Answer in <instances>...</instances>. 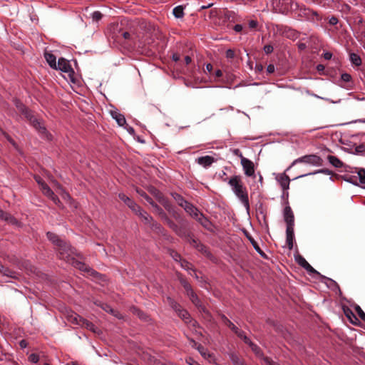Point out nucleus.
<instances>
[{
    "label": "nucleus",
    "instance_id": "1",
    "mask_svg": "<svg viewBox=\"0 0 365 365\" xmlns=\"http://www.w3.org/2000/svg\"><path fill=\"white\" fill-rule=\"evenodd\" d=\"M46 235L48 240L54 245L59 259L71 264L75 268L82 272L83 275L86 277L96 278L98 276V272L73 257L74 255H80L76 252V250L72 247L68 242L62 240L52 232H48Z\"/></svg>",
    "mask_w": 365,
    "mask_h": 365
},
{
    "label": "nucleus",
    "instance_id": "2",
    "mask_svg": "<svg viewBox=\"0 0 365 365\" xmlns=\"http://www.w3.org/2000/svg\"><path fill=\"white\" fill-rule=\"evenodd\" d=\"M272 7L274 11L279 14L287 15L289 13L297 12L300 16L309 18L313 16L316 17L317 20L319 19L316 11L300 6L294 0H272Z\"/></svg>",
    "mask_w": 365,
    "mask_h": 365
},
{
    "label": "nucleus",
    "instance_id": "3",
    "mask_svg": "<svg viewBox=\"0 0 365 365\" xmlns=\"http://www.w3.org/2000/svg\"><path fill=\"white\" fill-rule=\"evenodd\" d=\"M228 184L231 187L235 195L240 200L244 207L248 210L250 209L248 194L246 190V187L242 182L240 177L237 175L232 177L229 180Z\"/></svg>",
    "mask_w": 365,
    "mask_h": 365
},
{
    "label": "nucleus",
    "instance_id": "4",
    "mask_svg": "<svg viewBox=\"0 0 365 365\" xmlns=\"http://www.w3.org/2000/svg\"><path fill=\"white\" fill-rule=\"evenodd\" d=\"M177 235L180 236H184L185 239L195 248H196L200 252H201L206 257L211 260H213V256L210 252L208 247L195 238L193 235L188 232V230H175Z\"/></svg>",
    "mask_w": 365,
    "mask_h": 365
},
{
    "label": "nucleus",
    "instance_id": "5",
    "mask_svg": "<svg viewBox=\"0 0 365 365\" xmlns=\"http://www.w3.org/2000/svg\"><path fill=\"white\" fill-rule=\"evenodd\" d=\"M343 180L355 185H361L365 187V170L354 169L346 170L342 175Z\"/></svg>",
    "mask_w": 365,
    "mask_h": 365
},
{
    "label": "nucleus",
    "instance_id": "6",
    "mask_svg": "<svg viewBox=\"0 0 365 365\" xmlns=\"http://www.w3.org/2000/svg\"><path fill=\"white\" fill-rule=\"evenodd\" d=\"M16 107L17 108L24 113L27 118H30V120L33 125V126L38 130L39 133L43 135L44 138H46L47 140H51V135L48 133L46 128L43 126V125L41 123V121L36 118H33L32 116H31L29 110L26 108V106L22 104L21 103L17 102L16 103Z\"/></svg>",
    "mask_w": 365,
    "mask_h": 365
},
{
    "label": "nucleus",
    "instance_id": "7",
    "mask_svg": "<svg viewBox=\"0 0 365 365\" xmlns=\"http://www.w3.org/2000/svg\"><path fill=\"white\" fill-rule=\"evenodd\" d=\"M35 180L36 182L40 185L42 192L46 197L51 199L55 205L60 207L61 205L60 200L57 195H55L53 190L48 187V185L44 182L43 179L40 176H35Z\"/></svg>",
    "mask_w": 365,
    "mask_h": 365
},
{
    "label": "nucleus",
    "instance_id": "8",
    "mask_svg": "<svg viewBox=\"0 0 365 365\" xmlns=\"http://www.w3.org/2000/svg\"><path fill=\"white\" fill-rule=\"evenodd\" d=\"M183 208L187 213L198 221L202 226L205 227L207 226L208 220L192 204L188 202Z\"/></svg>",
    "mask_w": 365,
    "mask_h": 365
},
{
    "label": "nucleus",
    "instance_id": "9",
    "mask_svg": "<svg viewBox=\"0 0 365 365\" xmlns=\"http://www.w3.org/2000/svg\"><path fill=\"white\" fill-rule=\"evenodd\" d=\"M297 163H306L314 166H322L323 165V160L317 155H304L294 160L288 169Z\"/></svg>",
    "mask_w": 365,
    "mask_h": 365
},
{
    "label": "nucleus",
    "instance_id": "10",
    "mask_svg": "<svg viewBox=\"0 0 365 365\" xmlns=\"http://www.w3.org/2000/svg\"><path fill=\"white\" fill-rule=\"evenodd\" d=\"M250 347L257 357L263 360L265 365H280L272 361L271 358L264 356L262 349L257 344L254 343L251 344V346Z\"/></svg>",
    "mask_w": 365,
    "mask_h": 365
},
{
    "label": "nucleus",
    "instance_id": "11",
    "mask_svg": "<svg viewBox=\"0 0 365 365\" xmlns=\"http://www.w3.org/2000/svg\"><path fill=\"white\" fill-rule=\"evenodd\" d=\"M241 158V164L243 168L245 175L251 177L255 174V166L252 161L242 156V153H240Z\"/></svg>",
    "mask_w": 365,
    "mask_h": 365
},
{
    "label": "nucleus",
    "instance_id": "12",
    "mask_svg": "<svg viewBox=\"0 0 365 365\" xmlns=\"http://www.w3.org/2000/svg\"><path fill=\"white\" fill-rule=\"evenodd\" d=\"M53 184L55 185L56 192L58 195H60L64 200L68 202L71 206L76 207V205L75 202H73V200H72L70 195L64 190V189L61 187V185L56 181H53Z\"/></svg>",
    "mask_w": 365,
    "mask_h": 365
},
{
    "label": "nucleus",
    "instance_id": "13",
    "mask_svg": "<svg viewBox=\"0 0 365 365\" xmlns=\"http://www.w3.org/2000/svg\"><path fill=\"white\" fill-rule=\"evenodd\" d=\"M284 220L287 224V228H292L294 225V213L289 206H286L284 210Z\"/></svg>",
    "mask_w": 365,
    "mask_h": 365
},
{
    "label": "nucleus",
    "instance_id": "14",
    "mask_svg": "<svg viewBox=\"0 0 365 365\" xmlns=\"http://www.w3.org/2000/svg\"><path fill=\"white\" fill-rule=\"evenodd\" d=\"M0 219L6 222L9 225L21 227V224L16 218L5 212L0 208Z\"/></svg>",
    "mask_w": 365,
    "mask_h": 365
},
{
    "label": "nucleus",
    "instance_id": "15",
    "mask_svg": "<svg viewBox=\"0 0 365 365\" xmlns=\"http://www.w3.org/2000/svg\"><path fill=\"white\" fill-rule=\"evenodd\" d=\"M118 197L133 212L140 210V207L124 193H119Z\"/></svg>",
    "mask_w": 365,
    "mask_h": 365
},
{
    "label": "nucleus",
    "instance_id": "16",
    "mask_svg": "<svg viewBox=\"0 0 365 365\" xmlns=\"http://www.w3.org/2000/svg\"><path fill=\"white\" fill-rule=\"evenodd\" d=\"M241 230L243 232L244 235L247 237V238L250 240V242L252 245L253 247L259 254V255L264 259H267V255L260 249L258 243L255 240V239L249 233L247 230Z\"/></svg>",
    "mask_w": 365,
    "mask_h": 365
},
{
    "label": "nucleus",
    "instance_id": "17",
    "mask_svg": "<svg viewBox=\"0 0 365 365\" xmlns=\"http://www.w3.org/2000/svg\"><path fill=\"white\" fill-rule=\"evenodd\" d=\"M55 69L60 70L64 73L73 72L71 67L69 61L63 58H61L58 59Z\"/></svg>",
    "mask_w": 365,
    "mask_h": 365
},
{
    "label": "nucleus",
    "instance_id": "18",
    "mask_svg": "<svg viewBox=\"0 0 365 365\" xmlns=\"http://www.w3.org/2000/svg\"><path fill=\"white\" fill-rule=\"evenodd\" d=\"M276 180L280 185L282 190L289 189L290 179L289 176L287 175L285 173H281L277 175L276 177Z\"/></svg>",
    "mask_w": 365,
    "mask_h": 365
},
{
    "label": "nucleus",
    "instance_id": "19",
    "mask_svg": "<svg viewBox=\"0 0 365 365\" xmlns=\"http://www.w3.org/2000/svg\"><path fill=\"white\" fill-rule=\"evenodd\" d=\"M215 161H216V160L213 157L210 156V155L199 157L196 159V162L199 165H202V167H204L205 168L211 166V165Z\"/></svg>",
    "mask_w": 365,
    "mask_h": 365
},
{
    "label": "nucleus",
    "instance_id": "20",
    "mask_svg": "<svg viewBox=\"0 0 365 365\" xmlns=\"http://www.w3.org/2000/svg\"><path fill=\"white\" fill-rule=\"evenodd\" d=\"M0 274L4 277L13 279H17L19 276L18 273L2 264H0Z\"/></svg>",
    "mask_w": 365,
    "mask_h": 365
},
{
    "label": "nucleus",
    "instance_id": "21",
    "mask_svg": "<svg viewBox=\"0 0 365 365\" xmlns=\"http://www.w3.org/2000/svg\"><path fill=\"white\" fill-rule=\"evenodd\" d=\"M286 245L289 250L293 248V242L294 239V230H286Z\"/></svg>",
    "mask_w": 365,
    "mask_h": 365
},
{
    "label": "nucleus",
    "instance_id": "22",
    "mask_svg": "<svg viewBox=\"0 0 365 365\" xmlns=\"http://www.w3.org/2000/svg\"><path fill=\"white\" fill-rule=\"evenodd\" d=\"M130 312L135 316L138 317L139 319L143 320V321H148V316L144 313L143 311L139 309L136 307H130Z\"/></svg>",
    "mask_w": 365,
    "mask_h": 365
},
{
    "label": "nucleus",
    "instance_id": "23",
    "mask_svg": "<svg viewBox=\"0 0 365 365\" xmlns=\"http://www.w3.org/2000/svg\"><path fill=\"white\" fill-rule=\"evenodd\" d=\"M138 215L145 224H149L152 220V217L145 211L140 207V210L135 212Z\"/></svg>",
    "mask_w": 365,
    "mask_h": 365
},
{
    "label": "nucleus",
    "instance_id": "24",
    "mask_svg": "<svg viewBox=\"0 0 365 365\" xmlns=\"http://www.w3.org/2000/svg\"><path fill=\"white\" fill-rule=\"evenodd\" d=\"M111 115L120 126L123 125L126 123L124 115L118 113L117 111H112Z\"/></svg>",
    "mask_w": 365,
    "mask_h": 365
},
{
    "label": "nucleus",
    "instance_id": "25",
    "mask_svg": "<svg viewBox=\"0 0 365 365\" xmlns=\"http://www.w3.org/2000/svg\"><path fill=\"white\" fill-rule=\"evenodd\" d=\"M44 56H45V58H46L47 63L49 64V66L52 68H56V66L57 63L56 56L53 53H45Z\"/></svg>",
    "mask_w": 365,
    "mask_h": 365
},
{
    "label": "nucleus",
    "instance_id": "26",
    "mask_svg": "<svg viewBox=\"0 0 365 365\" xmlns=\"http://www.w3.org/2000/svg\"><path fill=\"white\" fill-rule=\"evenodd\" d=\"M327 160L335 168H339L343 166V163L336 156L328 155Z\"/></svg>",
    "mask_w": 365,
    "mask_h": 365
},
{
    "label": "nucleus",
    "instance_id": "27",
    "mask_svg": "<svg viewBox=\"0 0 365 365\" xmlns=\"http://www.w3.org/2000/svg\"><path fill=\"white\" fill-rule=\"evenodd\" d=\"M187 295L188 296V297L190 298V299L192 301V302L197 307H201V302L200 300L199 299L198 297L197 296V294L194 292L193 290H192L191 292H188L187 294Z\"/></svg>",
    "mask_w": 365,
    "mask_h": 365
},
{
    "label": "nucleus",
    "instance_id": "28",
    "mask_svg": "<svg viewBox=\"0 0 365 365\" xmlns=\"http://www.w3.org/2000/svg\"><path fill=\"white\" fill-rule=\"evenodd\" d=\"M222 322L234 331L237 327L224 314L220 315Z\"/></svg>",
    "mask_w": 365,
    "mask_h": 365
},
{
    "label": "nucleus",
    "instance_id": "29",
    "mask_svg": "<svg viewBox=\"0 0 365 365\" xmlns=\"http://www.w3.org/2000/svg\"><path fill=\"white\" fill-rule=\"evenodd\" d=\"M83 318L78 316L76 313L71 314L68 316V319L71 323L80 325Z\"/></svg>",
    "mask_w": 365,
    "mask_h": 365
},
{
    "label": "nucleus",
    "instance_id": "30",
    "mask_svg": "<svg viewBox=\"0 0 365 365\" xmlns=\"http://www.w3.org/2000/svg\"><path fill=\"white\" fill-rule=\"evenodd\" d=\"M173 14L177 19H181L184 16V8L182 6H175L173 10Z\"/></svg>",
    "mask_w": 365,
    "mask_h": 365
},
{
    "label": "nucleus",
    "instance_id": "31",
    "mask_svg": "<svg viewBox=\"0 0 365 365\" xmlns=\"http://www.w3.org/2000/svg\"><path fill=\"white\" fill-rule=\"evenodd\" d=\"M349 58L352 64L359 66L361 64V59L360 56L355 53H351L349 55Z\"/></svg>",
    "mask_w": 365,
    "mask_h": 365
},
{
    "label": "nucleus",
    "instance_id": "32",
    "mask_svg": "<svg viewBox=\"0 0 365 365\" xmlns=\"http://www.w3.org/2000/svg\"><path fill=\"white\" fill-rule=\"evenodd\" d=\"M173 197L176 201V202L182 207H184L185 205L188 202L187 200H185L182 196L178 193L173 194Z\"/></svg>",
    "mask_w": 365,
    "mask_h": 365
},
{
    "label": "nucleus",
    "instance_id": "33",
    "mask_svg": "<svg viewBox=\"0 0 365 365\" xmlns=\"http://www.w3.org/2000/svg\"><path fill=\"white\" fill-rule=\"evenodd\" d=\"M179 280H180V282L181 285L184 287V289H185V290L186 292V294H187L188 292H191L192 290V289L191 287V285L187 281L186 279H185L182 276H180V277H179Z\"/></svg>",
    "mask_w": 365,
    "mask_h": 365
},
{
    "label": "nucleus",
    "instance_id": "34",
    "mask_svg": "<svg viewBox=\"0 0 365 365\" xmlns=\"http://www.w3.org/2000/svg\"><path fill=\"white\" fill-rule=\"evenodd\" d=\"M295 260L299 265H300L304 269L309 264L307 261L300 255H297L295 256Z\"/></svg>",
    "mask_w": 365,
    "mask_h": 365
},
{
    "label": "nucleus",
    "instance_id": "35",
    "mask_svg": "<svg viewBox=\"0 0 365 365\" xmlns=\"http://www.w3.org/2000/svg\"><path fill=\"white\" fill-rule=\"evenodd\" d=\"M102 308L107 312H110L114 316L120 318V314L113 308H111L108 304H104L102 305Z\"/></svg>",
    "mask_w": 365,
    "mask_h": 365
},
{
    "label": "nucleus",
    "instance_id": "36",
    "mask_svg": "<svg viewBox=\"0 0 365 365\" xmlns=\"http://www.w3.org/2000/svg\"><path fill=\"white\" fill-rule=\"evenodd\" d=\"M168 301L169 303V305L176 312H178L180 309H181V306L177 303L175 301H174L173 299L168 297Z\"/></svg>",
    "mask_w": 365,
    "mask_h": 365
},
{
    "label": "nucleus",
    "instance_id": "37",
    "mask_svg": "<svg viewBox=\"0 0 365 365\" xmlns=\"http://www.w3.org/2000/svg\"><path fill=\"white\" fill-rule=\"evenodd\" d=\"M177 313L178 316L184 320H187L190 319V314L182 308L180 309Z\"/></svg>",
    "mask_w": 365,
    "mask_h": 365
},
{
    "label": "nucleus",
    "instance_id": "38",
    "mask_svg": "<svg viewBox=\"0 0 365 365\" xmlns=\"http://www.w3.org/2000/svg\"><path fill=\"white\" fill-rule=\"evenodd\" d=\"M231 360L234 365H245L244 361L236 354L231 355Z\"/></svg>",
    "mask_w": 365,
    "mask_h": 365
},
{
    "label": "nucleus",
    "instance_id": "39",
    "mask_svg": "<svg viewBox=\"0 0 365 365\" xmlns=\"http://www.w3.org/2000/svg\"><path fill=\"white\" fill-rule=\"evenodd\" d=\"M169 254L170 257L176 262H180L181 261V256L180 254H178L176 251L170 250H169Z\"/></svg>",
    "mask_w": 365,
    "mask_h": 365
},
{
    "label": "nucleus",
    "instance_id": "40",
    "mask_svg": "<svg viewBox=\"0 0 365 365\" xmlns=\"http://www.w3.org/2000/svg\"><path fill=\"white\" fill-rule=\"evenodd\" d=\"M80 325L94 331V325L86 319H83Z\"/></svg>",
    "mask_w": 365,
    "mask_h": 365
},
{
    "label": "nucleus",
    "instance_id": "41",
    "mask_svg": "<svg viewBox=\"0 0 365 365\" xmlns=\"http://www.w3.org/2000/svg\"><path fill=\"white\" fill-rule=\"evenodd\" d=\"M354 309L361 320L365 322V313L359 305H356Z\"/></svg>",
    "mask_w": 365,
    "mask_h": 365
},
{
    "label": "nucleus",
    "instance_id": "42",
    "mask_svg": "<svg viewBox=\"0 0 365 365\" xmlns=\"http://www.w3.org/2000/svg\"><path fill=\"white\" fill-rule=\"evenodd\" d=\"M154 210L156 213H158L162 218L165 217V213L163 210L158 205H153Z\"/></svg>",
    "mask_w": 365,
    "mask_h": 365
},
{
    "label": "nucleus",
    "instance_id": "43",
    "mask_svg": "<svg viewBox=\"0 0 365 365\" xmlns=\"http://www.w3.org/2000/svg\"><path fill=\"white\" fill-rule=\"evenodd\" d=\"M91 16L94 21H98L101 19L103 15L100 11H96L92 13Z\"/></svg>",
    "mask_w": 365,
    "mask_h": 365
},
{
    "label": "nucleus",
    "instance_id": "44",
    "mask_svg": "<svg viewBox=\"0 0 365 365\" xmlns=\"http://www.w3.org/2000/svg\"><path fill=\"white\" fill-rule=\"evenodd\" d=\"M38 360H39V356L36 354H31L29 356V361H31V363L36 364L38 361Z\"/></svg>",
    "mask_w": 365,
    "mask_h": 365
},
{
    "label": "nucleus",
    "instance_id": "45",
    "mask_svg": "<svg viewBox=\"0 0 365 365\" xmlns=\"http://www.w3.org/2000/svg\"><path fill=\"white\" fill-rule=\"evenodd\" d=\"M317 173H324V174H326V175H331V171H330L328 169H321V170H316L312 173H309V175H315V174H317Z\"/></svg>",
    "mask_w": 365,
    "mask_h": 365
},
{
    "label": "nucleus",
    "instance_id": "46",
    "mask_svg": "<svg viewBox=\"0 0 365 365\" xmlns=\"http://www.w3.org/2000/svg\"><path fill=\"white\" fill-rule=\"evenodd\" d=\"M345 312V314L346 316L350 319L351 322L352 323L354 324V322L351 320V317H354L355 319V320H358V319L355 317L354 314L351 312V310H350L349 309H348L346 311L344 312Z\"/></svg>",
    "mask_w": 365,
    "mask_h": 365
},
{
    "label": "nucleus",
    "instance_id": "47",
    "mask_svg": "<svg viewBox=\"0 0 365 365\" xmlns=\"http://www.w3.org/2000/svg\"><path fill=\"white\" fill-rule=\"evenodd\" d=\"M341 79L344 82H349L351 80V76L350 74L344 73L341 75Z\"/></svg>",
    "mask_w": 365,
    "mask_h": 365
},
{
    "label": "nucleus",
    "instance_id": "48",
    "mask_svg": "<svg viewBox=\"0 0 365 365\" xmlns=\"http://www.w3.org/2000/svg\"><path fill=\"white\" fill-rule=\"evenodd\" d=\"M180 265L182 268L185 269H191V264L185 259H181L180 261Z\"/></svg>",
    "mask_w": 365,
    "mask_h": 365
},
{
    "label": "nucleus",
    "instance_id": "49",
    "mask_svg": "<svg viewBox=\"0 0 365 365\" xmlns=\"http://www.w3.org/2000/svg\"><path fill=\"white\" fill-rule=\"evenodd\" d=\"M233 332H235V334L241 339H242L246 336L245 333L243 331L238 329L237 327Z\"/></svg>",
    "mask_w": 365,
    "mask_h": 365
},
{
    "label": "nucleus",
    "instance_id": "50",
    "mask_svg": "<svg viewBox=\"0 0 365 365\" xmlns=\"http://www.w3.org/2000/svg\"><path fill=\"white\" fill-rule=\"evenodd\" d=\"M135 45L137 46L139 48H143L145 46V44H150V41H148V42H144L141 40H138V42H134Z\"/></svg>",
    "mask_w": 365,
    "mask_h": 365
},
{
    "label": "nucleus",
    "instance_id": "51",
    "mask_svg": "<svg viewBox=\"0 0 365 365\" xmlns=\"http://www.w3.org/2000/svg\"><path fill=\"white\" fill-rule=\"evenodd\" d=\"M305 270H307L309 274H319L318 272L314 269L309 264H308L305 268Z\"/></svg>",
    "mask_w": 365,
    "mask_h": 365
},
{
    "label": "nucleus",
    "instance_id": "52",
    "mask_svg": "<svg viewBox=\"0 0 365 365\" xmlns=\"http://www.w3.org/2000/svg\"><path fill=\"white\" fill-rule=\"evenodd\" d=\"M263 50L265 52V53L269 54L273 51L274 48H273V46L271 45H265L264 46Z\"/></svg>",
    "mask_w": 365,
    "mask_h": 365
},
{
    "label": "nucleus",
    "instance_id": "53",
    "mask_svg": "<svg viewBox=\"0 0 365 365\" xmlns=\"http://www.w3.org/2000/svg\"><path fill=\"white\" fill-rule=\"evenodd\" d=\"M225 56L227 58H233L235 57V52L232 49H227Z\"/></svg>",
    "mask_w": 365,
    "mask_h": 365
},
{
    "label": "nucleus",
    "instance_id": "54",
    "mask_svg": "<svg viewBox=\"0 0 365 365\" xmlns=\"http://www.w3.org/2000/svg\"><path fill=\"white\" fill-rule=\"evenodd\" d=\"M342 11H344L346 14H349L351 11V7L347 4H344L342 6Z\"/></svg>",
    "mask_w": 365,
    "mask_h": 365
},
{
    "label": "nucleus",
    "instance_id": "55",
    "mask_svg": "<svg viewBox=\"0 0 365 365\" xmlns=\"http://www.w3.org/2000/svg\"><path fill=\"white\" fill-rule=\"evenodd\" d=\"M197 349L199 351V352L201 354V355H202L205 357L206 356V350L203 346L199 344L198 346L197 347Z\"/></svg>",
    "mask_w": 365,
    "mask_h": 365
},
{
    "label": "nucleus",
    "instance_id": "56",
    "mask_svg": "<svg viewBox=\"0 0 365 365\" xmlns=\"http://www.w3.org/2000/svg\"><path fill=\"white\" fill-rule=\"evenodd\" d=\"M122 36L124 38L125 40H130V39H133L132 38V35L128 32V31H125L122 34Z\"/></svg>",
    "mask_w": 365,
    "mask_h": 365
},
{
    "label": "nucleus",
    "instance_id": "57",
    "mask_svg": "<svg viewBox=\"0 0 365 365\" xmlns=\"http://www.w3.org/2000/svg\"><path fill=\"white\" fill-rule=\"evenodd\" d=\"M274 70H275V68H274V66L273 64H269L267 66V73H272L274 72Z\"/></svg>",
    "mask_w": 365,
    "mask_h": 365
},
{
    "label": "nucleus",
    "instance_id": "58",
    "mask_svg": "<svg viewBox=\"0 0 365 365\" xmlns=\"http://www.w3.org/2000/svg\"><path fill=\"white\" fill-rule=\"evenodd\" d=\"M323 56L326 60H330L332 57V53L331 52L327 51L323 53Z\"/></svg>",
    "mask_w": 365,
    "mask_h": 365
},
{
    "label": "nucleus",
    "instance_id": "59",
    "mask_svg": "<svg viewBox=\"0 0 365 365\" xmlns=\"http://www.w3.org/2000/svg\"><path fill=\"white\" fill-rule=\"evenodd\" d=\"M257 26V21L255 20H251L249 21V26L251 29H255Z\"/></svg>",
    "mask_w": 365,
    "mask_h": 365
},
{
    "label": "nucleus",
    "instance_id": "60",
    "mask_svg": "<svg viewBox=\"0 0 365 365\" xmlns=\"http://www.w3.org/2000/svg\"><path fill=\"white\" fill-rule=\"evenodd\" d=\"M338 21H338L337 18H336L334 16L331 17L329 21V22L331 25H336L338 23Z\"/></svg>",
    "mask_w": 365,
    "mask_h": 365
},
{
    "label": "nucleus",
    "instance_id": "61",
    "mask_svg": "<svg viewBox=\"0 0 365 365\" xmlns=\"http://www.w3.org/2000/svg\"><path fill=\"white\" fill-rule=\"evenodd\" d=\"M365 150V147L364 145H359L356 148V153H363Z\"/></svg>",
    "mask_w": 365,
    "mask_h": 365
},
{
    "label": "nucleus",
    "instance_id": "62",
    "mask_svg": "<svg viewBox=\"0 0 365 365\" xmlns=\"http://www.w3.org/2000/svg\"><path fill=\"white\" fill-rule=\"evenodd\" d=\"M289 197L288 190H282V198L283 200H287Z\"/></svg>",
    "mask_w": 365,
    "mask_h": 365
},
{
    "label": "nucleus",
    "instance_id": "63",
    "mask_svg": "<svg viewBox=\"0 0 365 365\" xmlns=\"http://www.w3.org/2000/svg\"><path fill=\"white\" fill-rule=\"evenodd\" d=\"M242 25L241 24H236L234 26V30L236 31V32H240L242 31Z\"/></svg>",
    "mask_w": 365,
    "mask_h": 365
},
{
    "label": "nucleus",
    "instance_id": "64",
    "mask_svg": "<svg viewBox=\"0 0 365 365\" xmlns=\"http://www.w3.org/2000/svg\"><path fill=\"white\" fill-rule=\"evenodd\" d=\"M243 341L247 344V345H249V346H251V344H253V342L247 336H245L243 339H242Z\"/></svg>",
    "mask_w": 365,
    "mask_h": 365
}]
</instances>
